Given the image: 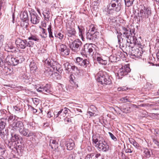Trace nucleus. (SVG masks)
<instances>
[{
    "instance_id": "f257e3e1",
    "label": "nucleus",
    "mask_w": 159,
    "mask_h": 159,
    "mask_svg": "<svg viewBox=\"0 0 159 159\" xmlns=\"http://www.w3.org/2000/svg\"><path fill=\"white\" fill-rule=\"evenodd\" d=\"M93 145L100 151L106 152L109 149L108 143L98 134L93 135L92 137Z\"/></svg>"
},
{
    "instance_id": "f03ea898",
    "label": "nucleus",
    "mask_w": 159,
    "mask_h": 159,
    "mask_svg": "<svg viewBox=\"0 0 159 159\" xmlns=\"http://www.w3.org/2000/svg\"><path fill=\"white\" fill-rule=\"evenodd\" d=\"M12 125L15 126L17 130L19 131L20 134L23 136L29 137L34 134V132L25 128L23 123L21 121H18L16 122L15 120H14L12 123Z\"/></svg>"
},
{
    "instance_id": "7ed1b4c3",
    "label": "nucleus",
    "mask_w": 159,
    "mask_h": 159,
    "mask_svg": "<svg viewBox=\"0 0 159 159\" xmlns=\"http://www.w3.org/2000/svg\"><path fill=\"white\" fill-rule=\"evenodd\" d=\"M97 76L98 81L101 84L107 85L111 83V80L105 72L100 71Z\"/></svg>"
},
{
    "instance_id": "20e7f679",
    "label": "nucleus",
    "mask_w": 159,
    "mask_h": 159,
    "mask_svg": "<svg viewBox=\"0 0 159 159\" xmlns=\"http://www.w3.org/2000/svg\"><path fill=\"white\" fill-rule=\"evenodd\" d=\"M121 34H123L122 36L126 37L129 40H132L133 43L135 42L134 39H136V37L133 35L135 32L134 29H130L128 28L122 27V30H121Z\"/></svg>"
},
{
    "instance_id": "39448f33",
    "label": "nucleus",
    "mask_w": 159,
    "mask_h": 159,
    "mask_svg": "<svg viewBox=\"0 0 159 159\" xmlns=\"http://www.w3.org/2000/svg\"><path fill=\"white\" fill-rule=\"evenodd\" d=\"M9 128L11 129L10 132L11 136V141L14 142L17 141L18 143L20 142V143H22L23 141L22 138L15 133L17 130L15 126L12 125V124H11L9 125Z\"/></svg>"
},
{
    "instance_id": "423d86ee",
    "label": "nucleus",
    "mask_w": 159,
    "mask_h": 159,
    "mask_svg": "<svg viewBox=\"0 0 159 159\" xmlns=\"http://www.w3.org/2000/svg\"><path fill=\"white\" fill-rule=\"evenodd\" d=\"M122 1L121 0H112L110 4L113 9H108L107 13L108 14H111L114 10L116 12H119L120 11L121 7Z\"/></svg>"
},
{
    "instance_id": "0eeeda50",
    "label": "nucleus",
    "mask_w": 159,
    "mask_h": 159,
    "mask_svg": "<svg viewBox=\"0 0 159 159\" xmlns=\"http://www.w3.org/2000/svg\"><path fill=\"white\" fill-rule=\"evenodd\" d=\"M139 20H144L148 18L151 14V11L149 7H144L138 13Z\"/></svg>"
},
{
    "instance_id": "6e6552de",
    "label": "nucleus",
    "mask_w": 159,
    "mask_h": 159,
    "mask_svg": "<svg viewBox=\"0 0 159 159\" xmlns=\"http://www.w3.org/2000/svg\"><path fill=\"white\" fill-rule=\"evenodd\" d=\"M16 44L18 48L24 49L26 47H32L34 43L32 41L27 42L25 39L23 40L20 39H18L16 41Z\"/></svg>"
},
{
    "instance_id": "1a4fd4ad",
    "label": "nucleus",
    "mask_w": 159,
    "mask_h": 159,
    "mask_svg": "<svg viewBox=\"0 0 159 159\" xmlns=\"http://www.w3.org/2000/svg\"><path fill=\"white\" fill-rule=\"evenodd\" d=\"M96 46L94 44L91 43L89 45L85 44L84 45L81 52V54L87 57L88 55H89L95 49Z\"/></svg>"
},
{
    "instance_id": "9d476101",
    "label": "nucleus",
    "mask_w": 159,
    "mask_h": 159,
    "mask_svg": "<svg viewBox=\"0 0 159 159\" xmlns=\"http://www.w3.org/2000/svg\"><path fill=\"white\" fill-rule=\"evenodd\" d=\"M7 122V118H1L0 119V136L4 139L5 136L7 134L8 130L5 129V127Z\"/></svg>"
},
{
    "instance_id": "9b49d317",
    "label": "nucleus",
    "mask_w": 159,
    "mask_h": 159,
    "mask_svg": "<svg viewBox=\"0 0 159 159\" xmlns=\"http://www.w3.org/2000/svg\"><path fill=\"white\" fill-rule=\"evenodd\" d=\"M130 71V69L129 65L122 66L121 68L118 69L117 74L119 79H121L123 76L127 75Z\"/></svg>"
},
{
    "instance_id": "f8f14e48",
    "label": "nucleus",
    "mask_w": 159,
    "mask_h": 159,
    "mask_svg": "<svg viewBox=\"0 0 159 159\" xmlns=\"http://www.w3.org/2000/svg\"><path fill=\"white\" fill-rule=\"evenodd\" d=\"M118 41L119 44L120 45V48H127V44L129 43H132L133 42L132 40L127 39L126 37H123L122 35V34L120 35L119 34L117 36Z\"/></svg>"
},
{
    "instance_id": "ddd939ff",
    "label": "nucleus",
    "mask_w": 159,
    "mask_h": 159,
    "mask_svg": "<svg viewBox=\"0 0 159 159\" xmlns=\"http://www.w3.org/2000/svg\"><path fill=\"white\" fill-rule=\"evenodd\" d=\"M57 47L61 55L65 56L69 54L70 50L66 45L59 43L57 45Z\"/></svg>"
},
{
    "instance_id": "4468645a",
    "label": "nucleus",
    "mask_w": 159,
    "mask_h": 159,
    "mask_svg": "<svg viewBox=\"0 0 159 159\" xmlns=\"http://www.w3.org/2000/svg\"><path fill=\"white\" fill-rule=\"evenodd\" d=\"M6 61L10 65L16 66L20 62L18 58H14L11 56H8L6 58Z\"/></svg>"
},
{
    "instance_id": "2eb2a0df",
    "label": "nucleus",
    "mask_w": 159,
    "mask_h": 159,
    "mask_svg": "<svg viewBox=\"0 0 159 159\" xmlns=\"http://www.w3.org/2000/svg\"><path fill=\"white\" fill-rule=\"evenodd\" d=\"M130 54L133 58L139 57L142 56V52L141 51L139 48L136 47L131 48L130 51Z\"/></svg>"
},
{
    "instance_id": "dca6fc26",
    "label": "nucleus",
    "mask_w": 159,
    "mask_h": 159,
    "mask_svg": "<svg viewBox=\"0 0 159 159\" xmlns=\"http://www.w3.org/2000/svg\"><path fill=\"white\" fill-rule=\"evenodd\" d=\"M30 19L31 23L36 24L39 22L40 17L35 12H33L30 13Z\"/></svg>"
},
{
    "instance_id": "f3484780",
    "label": "nucleus",
    "mask_w": 159,
    "mask_h": 159,
    "mask_svg": "<svg viewBox=\"0 0 159 159\" xmlns=\"http://www.w3.org/2000/svg\"><path fill=\"white\" fill-rule=\"evenodd\" d=\"M78 43H80V40L79 39H77L70 45V48L73 51L76 52H77L79 51L78 49H80V48H79V44Z\"/></svg>"
},
{
    "instance_id": "a211bd4d",
    "label": "nucleus",
    "mask_w": 159,
    "mask_h": 159,
    "mask_svg": "<svg viewBox=\"0 0 159 159\" xmlns=\"http://www.w3.org/2000/svg\"><path fill=\"white\" fill-rule=\"evenodd\" d=\"M66 146L67 150H72L75 146V143L73 140L70 139L67 140L66 141Z\"/></svg>"
},
{
    "instance_id": "6ab92c4d",
    "label": "nucleus",
    "mask_w": 159,
    "mask_h": 159,
    "mask_svg": "<svg viewBox=\"0 0 159 159\" xmlns=\"http://www.w3.org/2000/svg\"><path fill=\"white\" fill-rule=\"evenodd\" d=\"M97 111L96 107L94 105H92L88 108V113L90 116H95L96 115L95 112Z\"/></svg>"
},
{
    "instance_id": "aec40b11",
    "label": "nucleus",
    "mask_w": 159,
    "mask_h": 159,
    "mask_svg": "<svg viewBox=\"0 0 159 159\" xmlns=\"http://www.w3.org/2000/svg\"><path fill=\"white\" fill-rule=\"evenodd\" d=\"M95 60L98 63L102 65H106L107 63V61L106 60L103 59L100 55L99 54H95Z\"/></svg>"
},
{
    "instance_id": "412c9836",
    "label": "nucleus",
    "mask_w": 159,
    "mask_h": 159,
    "mask_svg": "<svg viewBox=\"0 0 159 159\" xmlns=\"http://www.w3.org/2000/svg\"><path fill=\"white\" fill-rule=\"evenodd\" d=\"M64 65L65 68V70L68 71H70V69H71L73 70H75V68H76V70H78V68L75 66H71L68 62H66L64 64Z\"/></svg>"
},
{
    "instance_id": "4be33fe9",
    "label": "nucleus",
    "mask_w": 159,
    "mask_h": 159,
    "mask_svg": "<svg viewBox=\"0 0 159 159\" xmlns=\"http://www.w3.org/2000/svg\"><path fill=\"white\" fill-rule=\"evenodd\" d=\"M43 89L44 94H47L48 93L51 94L52 93V90L50 85L47 84L43 86Z\"/></svg>"
},
{
    "instance_id": "5701e85b",
    "label": "nucleus",
    "mask_w": 159,
    "mask_h": 159,
    "mask_svg": "<svg viewBox=\"0 0 159 159\" xmlns=\"http://www.w3.org/2000/svg\"><path fill=\"white\" fill-rule=\"evenodd\" d=\"M88 32L92 33V34H95V36H96L95 38H97L98 33L96 31V30L94 25H92L90 26Z\"/></svg>"
},
{
    "instance_id": "b1692460",
    "label": "nucleus",
    "mask_w": 159,
    "mask_h": 159,
    "mask_svg": "<svg viewBox=\"0 0 159 159\" xmlns=\"http://www.w3.org/2000/svg\"><path fill=\"white\" fill-rule=\"evenodd\" d=\"M50 66L54 70H58V67H59L60 65L58 64L57 62L53 61H51L49 63Z\"/></svg>"
},
{
    "instance_id": "393cba45",
    "label": "nucleus",
    "mask_w": 159,
    "mask_h": 159,
    "mask_svg": "<svg viewBox=\"0 0 159 159\" xmlns=\"http://www.w3.org/2000/svg\"><path fill=\"white\" fill-rule=\"evenodd\" d=\"M66 29L67 30V33L69 36H71L75 34V30L72 27H70L68 25L66 26Z\"/></svg>"
},
{
    "instance_id": "a878e982",
    "label": "nucleus",
    "mask_w": 159,
    "mask_h": 159,
    "mask_svg": "<svg viewBox=\"0 0 159 159\" xmlns=\"http://www.w3.org/2000/svg\"><path fill=\"white\" fill-rule=\"evenodd\" d=\"M58 143L55 140L51 139L50 141L49 145L51 146L52 149L55 148H57Z\"/></svg>"
},
{
    "instance_id": "bb28decb",
    "label": "nucleus",
    "mask_w": 159,
    "mask_h": 159,
    "mask_svg": "<svg viewBox=\"0 0 159 159\" xmlns=\"http://www.w3.org/2000/svg\"><path fill=\"white\" fill-rule=\"evenodd\" d=\"M80 62H81V64L80 66L82 67H83L84 68H85L89 64V62L88 61L87 59L83 60L82 58L81 59L80 58Z\"/></svg>"
},
{
    "instance_id": "cd10ccee",
    "label": "nucleus",
    "mask_w": 159,
    "mask_h": 159,
    "mask_svg": "<svg viewBox=\"0 0 159 159\" xmlns=\"http://www.w3.org/2000/svg\"><path fill=\"white\" fill-rule=\"evenodd\" d=\"M14 143L12 142V141L9 142L8 144V147L11 149H15L17 150L18 148H20V145H13V143Z\"/></svg>"
},
{
    "instance_id": "c85d7f7f",
    "label": "nucleus",
    "mask_w": 159,
    "mask_h": 159,
    "mask_svg": "<svg viewBox=\"0 0 159 159\" xmlns=\"http://www.w3.org/2000/svg\"><path fill=\"white\" fill-rule=\"evenodd\" d=\"M20 17L24 21H26L28 19V15L27 11H24L22 15H20Z\"/></svg>"
},
{
    "instance_id": "c756f323",
    "label": "nucleus",
    "mask_w": 159,
    "mask_h": 159,
    "mask_svg": "<svg viewBox=\"0 0 159 159\" xmlns=\"http://www.w3.org/2000/svg\"><path fill=\"white\" fill-rule=\"evenodd\" d=\"M143 152L144 156L147 158H149L151 155V152L150 150L146 148L144 149Z\"/></svg>"
},
{
    "instance_id": "7c9ffc66",
    "label": "nucleus",
    "mask_w": 159,
    "mask_h": 159,
    "mask_svg": "<svg viewBox=\"0 0 159 159\" xmlns=\"http://www.w3.org/2000/svg\"><path fill=\"white\" fill-rule=\"evenodd\" d=\"M43 14L44 16L45 19L47 21L49 20L50 17V12L47 11H43Z\"/></svg>"
},
{
    "instance_id": "2f4dec72",
    "label": "nucleus",
    "mask_w": 159,
    "mask_h": 159,
    "mask_svg": "<svg viewBox=\"0 0 159 159\" xmlns=\"http://www.w3.org/2000/svg\"><path fill=\"white\" fill-rule=\"evenodd\" d=\"M20 78L25 82L26 80H28L30 79V77L28 75L27 73H24L21 75L20 76Z\"/></svg>"
},
{
    "instance_id": "473e14b6",
    "label": "nucleus",
    "mask_w": 159,
    "mask_h": 159,
    "mask_svg": "<svg viewBox=\"0 0 159 159\" xmlns=\"http://www.w3.org/2000/svg\"><path fill=\"white\" fill-rule=\"evenodd\" d=\"M29 66L31 70H35L37 69L36 64L33 61L30 62Z\"/></svg>"
},
{
    "instance_id": "72a5a7b5",
    "label": "nucleus",
    "mask_w": 159,
    "mask_h": 159,
    "mask_svg": "<svg viewBox=\"0 0 159 159\" xmlns=\"http://www.w3.org/2000/svg\"><path fill=\"white\" fill-rule=\"evenodd\" d=\"M109 61L111 62H116L119 61V58L114 55H111L109 58Z\"/></svg>"
},
{
    "instance_id": "f704fd0d",
    "label": "nucleus",
    "mask_w": 159,
    "mask_h": 159,
    "mask_svg": "<svg viewBox=\"0 0 159 159\" xmlns=\"http://www.w3.org/2000/svg\"><path fill=\"white\" fill-rule=\"evenodd\" d=\"M28 39L30 40L29 41H34L38 42L39 41V39L38 38L36 35H31L28 38Z\"/></svg>"
},
{
    "instance_id": "c9c22d12",
    "label": "nucleus",
    "mask_w": 159,
    "mask_h": 159,
    "mask_svg": "<svg viewBox=\"0 0 159 159\" xmlns=\"http://www.w3.org/2000/svg\"><path fill=\"white\" fill-rule=\"evenodd\" d=\"M86 35L87 39L90 40H93V39L95 40V39L96 38H95L96 36H95V34H93L92 33L88 32L87 34Z\"/></svg>"
},
{
    "instance_id": "e433bc0d",
    "label": "nucleus",
    "mask_w": 159,
    "mask_h": 159,
    "mask_svg": "<svg viewBox=\"0 0 159 159\" xmlns=\"http://www.w3.org/2000/svg\"><path fill=\"white\" fill-rule=\"evenodd\" d=\"M84 29L82 27H80V37H81L82 40L84 41L85 39L84 37Z\"/></svg>"
},
{
    "instance_id": "4c0bfd02",
    "label": "nucleus",
    "mask_w": 159,
    "mask_h": 159,
    "mask_svg": "<svg viewBox=\"0 0 159 159\" xmlns=\"http://www.w3.org/2000/svg\"><path fill=\"white\" fill-rule=\"evenodd\" d=\"M51 25H50L48 26V30L49 33V37L51 39L53 40L54 38V37L52 35V31Z\"/></svg>"
},
{
    "instance_id": "58836bf2",
    "label": "nucleus",
    "mask_w": 159,
    "mask_h": 159,
    "mask_svg": "<svg viewBox=\"0 0 159 159\" xmlns=\"http://www.w3.org/2000/svg\"><path fill=\"white\" fill-rule=\"evenodd\" d=\"M73 77H74V76L73 75H70L69 77L70 81L71 83L72 84H74V85H73V87L75 88H76L78 87V84H76L75 83L73 78Z\"/></svg>"
},
{
    "instance_id": "ea45409f",
    "label": "nucleus",
    "mask_w": 159,
    "mask_h": 159,
    "mask_svg": "<svg viewBox=\"0 0 159 159\" xmlns=\"http://www.w3.org/2000/svg\"><path fill=\"white\" fill-rule=\"evenodd\" d=\"M53 73L51 70L49 68H48L47 70H46L45 71H44V73L47 76H51L53 75Z\"/></svg>"
},
{
    "instance_id": "a19ab883",
    "label": "nucleus",
    "mask_w": 159,
    "mask_h": 159,
    "mask_svg": "<svg viewBox=\"0 0 159 159\" xmlns=\"http://www.w3.org/2000/svg\"><path fill=\"white\" fill-rule=\"evenodd\" d=\"M7 49V51L8 52H14L16 50V48L14 47L11 45H9L8 46V48Z\"/></svg>"
},
{
    "instance_id": "79ce46f5",
    "label": "nucleus",
    "mask_w": 159,
    "mask_h": 159,
    "mask_svg": "<svg viewBox=\"0 0 159 159\" xmlns=\"http://www.w3.org/2000/svg\"><path fill=\"white\" fill-rule=\"evenodd\" d=\"M134 0H124L125 5L127 7H129L133 4Z\"/></svg>"
},
{
    "instance_id": "37998d69",
    "label": "nucleus",
    "mask_w": 159,
    "mask_h": 159,
    "mask_svg": "<svg viewBox=\"0 0 159 159\" xmlns=\"http://www.w3.org/2000/svg\"><path fill=\"white\" fill-rule=\"evenodd\" d=\"M120 101L123 103H125L127 102H130V101L128 99L127 97H123L120 99Z\"/></svg>"
},
{
    "instance_id": "c03bdc74",
    "label": "nucleus",
    "mask_w": 159,
    "mask_h": 159,
    "mask_svg": "<svg viewBox=\"0 0 159 159\" xmlns=\"http://www.w3.org/2000/svg\"><path fill=\"white\" fill-rule=\"evenodd\" d=\"M36 90L37 92H39L40 93H45L44 91L43 87V86H40V87H39L38 88H37L36 87Z\"/></svg>"
},
{
    "instance_id": "a18cd8bd",
    "label": "nucleus",
    "mask_w": 159,
    "mask_h": 159,
    "mask_svg": "<svg viewBox=\"0 0 159 159\" xmlns=\"http://www.w3.org/2000/svg\"><path fill=\"white\" fill-rule=\"evenodd\" d=\"M41 29L42 30V34L41 35V36L42 38L45 39L47 37V34L46 33V30L43 28H41Z\"/></svg>"
},
{
    "instance_id": "49530a36",
    "label": "nucleus",
    "mask_w": 159,
    "mask_h": 159,
    "mask_svg": "<svg viewBox=\"0 0 159 159\" xmlns=\"http://www.w3.org/2000/svg\"><path fill=\"white\" fill-rule=\"evenodd\" d=\"M61 110H63L62 112V116H66V114L68 113V111H70V110L66 107H65L63 109H62Z\"/></svg>"
},
{
    "instance_id": "de8ad7c7",
    "label": "nucleus",
    "mask_w": 159,
    "mask_h": 159,
    "mask_svg": "<svg viewBox=\"0 0 159 159\" xmlns=\"http://www.w3.org/2000/svg\"><path fill=\"white\" fill-rule=\"evenodd\" d=\"M0 112L1 114L2 115V116L1 118H7V116H6V112H7L6 111V110H2L0 111Z\"/></svg>"
},
{
    "instance_id": "09e8293b",
    "label": "nucleus",
    "mask_w": 159,
    "mask_h": 159,
    "mask_svg": "<svg viewBox=\"0 0 159 159\" xmlns=\"http://www.w3.org/2000/svg\"><path fill=\"white\" fill-rule=\"evenodd\" d=\"M63 110H61L58 112H54V115H55L54 117L56 118L58 117L59 118L60 114L62 113Z\"/></svg>"
},
{
    "instance_id": "8fccbe9b",
    "label": "nucleus",
    "mask_w": 159,
    "mask_h": 159,
    "mask_svg": "<svg viewBox=\"0 0 159 159\" xmlns=\"http://www.w3.org/2000/svg\"><path fill=\"white\" fill-rule=\"evenodd\" d=\"M93 153L88 154L86 157L85 159H94Z\"/></svg>"
},
{
    "instance_id": "3c124183",
    "label": "nucleus",
    "mask_w": 159,
    "mask_h": 159,
    "mask_svg": "<svg viewBox=\"0 0 159 159\" xmlns=\"http://www.w3.org/2000/svg\"><path fill=\"white\" fill-rule=\"evenodd\" d=\"M14 108L15 109L16 111H20L22 109L21 107L20 106L19 104H17L16 106L14 107Z\"/></svg>"
},
{
    "instance_id": "603ef678",
    "label": "nucleus",
    "mask_w": 159,
    "mask_h": 159,
    "mask_svg": "<svg viewBox=\"0 0 159 159\" xmlns=\"http://www.w3.org/2000/svg\"><path fill=\"white\" fill-rule=\"evenodd\" d=\"M55 36L58 38L60 39H62L63 37V35L61 33H59L58 34H55Z\"/></svg>"
},
{
    "instance_id": "864d4df0",
    "label": "nucleus",
    "mask_w": 159,
    "mask_h": 159,
    "mask_svg": "<svg viewBox=\"0 0 159 159\" xmlns=\"http://www.w3.org/2000/svg\"><path fill=\"white\" fill-rule=\"evenodd\" d=\"M111 139L114 140V141H117V139L116 137L111 133L109 132L108 133Z\"/></svg>"
},
{
    "instance_id": "5fc2aeb1",
    "label": "nucleus",
    "mask_w": 159,
    "mask_h": 159,
    "mask_svg": "<svg viewBox=\"0 0 159 159\" xmlns=\"http://www.w3.org/2000/svg\"><path fill=\"white\" fill-rule=\"evenodd\" d=\"M64 120L66 124H67L71 122V120L69 118L66 117L64 119Z\"/></svg>"
},
{
    "instance_id": "6e6d98bb",
    "label": "nucleus",
    "mask_w": 159,
    "mask_h": 159,
    "mask_svg": "<svg viewBox=\"0 0 159 159\" xmlns=\"http://www.w3.org/2000/svg\"><path fill=\"white\" fill-rule=\"evenodd\" d=\"M13 117L12 116H10L8 118L7 117V122H8L9 123H11L10 122V120H12V123H13L14 120H15L16 122H17L16 120H15V119H14L13 120ZM13 123H12V124Z\"/></svg>"
},
{
    "instance_id": "4d7b16f0",
    "label": "nucleus",
    "mask_w": 159,
    "mask_h": 159,
    "mask_svg": "<svg viewBox=\"0 0 159 159\" xmlns=\"http://www.w3.org/2000/svg\"><path fill=\"white\" fill-rule=\"evenodd\" d=\"M5 149L4 148L0 147V156H2L5 153Z\"/></svg>"
},
{
    "instance_id": "13d9d810",
    "label": "nucleus",
    "mask_w": 159,
    "mask_h": 159,
    "mask_svg": "<svg viewBox=\"0 0 159 159\" xmlns=\"http://www.w3.org/2000/svg\"><path fill=\"white\" fill-rule=\"evenodd\" d=\"M101 156V154L100 153H97L96 154H93V156H94V159H96V158H98Z\"/></svg>"
},
{
    "instance_id": "bf43d9fd",
    "label": "nucleus",
    "mask_w": 159,
    "mask_h": 159,
    "mask_svg": "<svg viewBox=\"0 0 159 159\" xmlns=\"http://www.w3.org/2000/svg\"><path fill=\"white\" fill-rule=\"evenodd\" d=\"M31 110L34 113H36L37 112V110L35 109L33 107L31 106Z\"/></svg>"
},
{
    "instance_id": "052dcab7",
    "label": "nucleus",
    "mask_w": 159,
    "mask_h": 159,
    "mask_svg": "<svg viewBox=\"0 0 159 159\" xmlns=\"http://www.w3.org/2000/svg\"><path fill=\"white\" fill-rule=\"evenodd\" d=\"M129 141L130 143L132 144L133 145L134 144V143H135L136 141L134 140L133 139L131 138L129 139Z\"/></svg>"
},
{
    "instance_id": "680f3d73",
    "label": "nucleus",
    "mask_w": 159,
    "mask_h": 159,
    "mask_svg": "<svg viewBox=\"0 0 159 159\" xmlns=\"http://www.w3.org/2000/svg\"><path fill=\"white\" fill-rule=\"evenodd\" d=\"M153 143L157 144V146L158 147V148H159V142H158L157 140H156V139H153Z\"/></svg>"
},
{
    "instance_id": "e2e57ef3",
    "label": "nucleus",
    "mask_w": 159,
    "mask_h": 159,
    "mask_svg": "<svg viewBox=\"0 0 159 159\" xmlns=\"http://www.w3.org/2000/svg\"><path fill=\"white\" fill-rule=\"evenodd\" d=\"M47 116L48 117V118H51L52 116L51 115V111H49L47 113Z\"/></svg>"
},
{
    "instance_id": "0e129e2a",
    "label": "nucleus",
    "mask_w": 159,
    "mask_h": 159,
    "mask_svg": "<svg viewBox=\"0 0 159 159\" xmlns=\"http://www.w3.org/2000/svg\"><path fill=\"white\" fill-rule=\"evenodd\" d=\"M133 145L136 148H138L139 147V144L136 142H135Z\"/></svg>"
},
{
    "instance_id": "69168bd1",
    "label": "nucleus",
    "mask_w": 159,
    "mask_h": 159,
    "mask_svg": "<svg viewBox=\"0 0 159 159\" xmlns=\"http://www.w3.org/2000/svg\"><path fill=\"white\" fill-rule=\"evenodd\" d=\"M125 152L126 153H132V151L131 149L128 148L125 150Z\"/></svg>"
},
{
    "instance_id": "338daca9",
    "label": "nucleus",
    "mask_w": 159,
    "mask_h": 159,
    "mask_svg": "<svg viewBox=\"0 0 159 159\" xmlns=\"http://www.w3.org/2000/svg\"><path fill=\"white\" fill-rule=\"evenodd\" d=\"M3 64V60L1 57H0V66H1Z\"/></svg>"
},
{
    "instance_id": "774afa93",
    "label": "nucleus",
    "mask_w": 159,
    "mask_h": 159,
    "mask_svg": "<svg viewBox=\"0 0 159 159\" xmlns=\"http://www.w3.org/2000/svg\"><path fill=\"white\" fill-rule=\"evenodd\" d=\"M38 99V98H35L33 100V101L34 103H36L37 104H38L39 102Z\"/></svg>"
}]
</instances>
